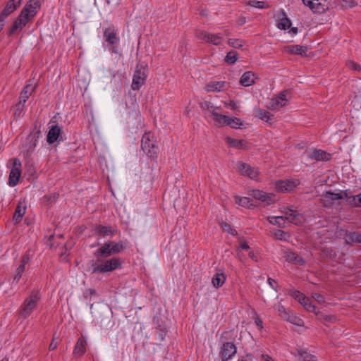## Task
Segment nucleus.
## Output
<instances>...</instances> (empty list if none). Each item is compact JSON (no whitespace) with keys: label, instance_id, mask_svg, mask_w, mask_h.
Instances as JSON below:
<instances>
[{"label":"nucleus","instance_id":"obj_1","mask_svg":"<svg viewBox=\"0 0 361 361\" xmlns=\"http://www.w3.org/2000/svg\"><path fill=\"white\" fill-rule=\"evenodd\" d=\"M44 0H30L20 12L18 18L14 21L9 35H13L17 30H22L27 23L32 19L37 13V9L41 7V4Z\"/></svg>","mask_w":361,"mask_h":361},{"label":"nucleus","instance_id":"obj_2","mask_svg":"<svg viewBox=\"0 0 361 361\" xmlns=\"http://www.w3.org/2000/svg\"><path fill=\"white\" fill-rule=\"evenodd\" d=\"M121 266V262L117 258H111L104 260L98 258L95 261H92L90 265V271L92 274L106 273L112 271Z\"/></svg>","mask_w":361,"mask_h":361},{"label":"nucleus","instance_id":"obj_3","mask_svg":"<svg viewBox=\"0 0 361 361\" xmlns=\"http://www.w3.org/2000/svg\"><path fill=\"white\" fill-rule=\"evenodd\" d=\"M40 299L37 291H32L31 294L24 300L19 312L20 317L25 319L29 317L35 309Z\"/></svg>","mask_w":361,"mask_h":361},{"label":"nucleus","instance_id":"obj_4","mask_svg":"<svg viewBox=\"0 0 361 361\" xmlns=\"http://www.w3.org/2000/svg\"><path fill=\"white\" fill-rule=\"evenodd\" d=\"M147 75L145 67L137 65L133 78L132 89L138 90L145 83Z\"/></svg>","mask_w":361,"mask_h":361},{"label":"nucleus","instance_id":"obj_5","mask_svg":"<svg viewBox=\"0 0 361 361\" xmlns=\"http://www.w3.org/2000/svg\"><path fill=\"white\" fill-rule=\"evenodd\" d=\"M281 213L283 214L286 221L287 220L295 225H300L305 221L303 214L292 208H286L281 211Z\"/></svg>","mask_w":361,"mask_h":361},{"label":"nucleus","instance_id":"obj_6","mask_svg":"<svg viewBox=\"0 0 361 361\" xmlns=\"http://www.w3.org/2000/svg\"><path fill=\"white\" fill-rule=\"evenodd\" d=\"M103 37L106 42L112 46L111 50L113 53H117L116 46L118 44L119 37L117 35V30L111 26L105 28Z\"/></svg>","mask_w":361,"mask_h":361},{"label":"nucleus","instance_id":"obj_7","mask_svg":"<svg viewBox=\"0 0 361 361\" xmlns=\"http://www.w3.org/2000/svg\"><path fill=\"white\" fill-rule=\"evenodd\" d=\"M141 147L143 152L150 158H154L157 154L158 148L154 142L151 140L149 135L145 134L142 139Z\"/></svg>","mask_w":361,"mask_h":361},{"label":"nucleus","instance_id":"obj_8","mask_svg":"<svg viewBox=\"0 0 361 361\" xmlns=\"http://www.w3.org/2000/svg\"><path fill=\"white\" fill-rule=\"evenodd\" d=\"M312 12L322 13L328 9V0H302Z\"/></svg>","mask_w":361,"mask_h":361},{"label":"nucleus","instance_id":"obj_9","mask_svg":"<svg viewBox=\"0 0 361 361\" xmlns=\"http://www.w3.org/2000/svg\"><path fill=\"white\" fill-rule=\"evenodd\" d=\"M21 175V163L18 159H15L13 167L10 171L8 184L10 186H16Z\"/></svg>","mask_w":361,"mask_h":361},{"label":"nucleus","instance_id":"obj_10","mask_svg":"<svg viewBox=\"0 0 361 361\" xmlns=\"http://www.w3.org/2000/svg\"><path fill=\"white\" fill-rule=\"evenodd\" d=\"M236 353V347L231 342L225 343L220 351V357L222 361H227Z\"/></svg>","mask_w":361,"mask_h":361},{"label":"nucleus","instance_id":"obj_11","mask_svg":"<svg viewBox=\"0 0 361 361\" xmlns=\"http://www.w3.org/2000/svg\"><path fill=\"white\" fill-rule=\"evenodd\" d=\"M299 184L298 180H280L276 183V190L279 192H291Z\"/></svg>","mask_w":361,"mask_h":361},{"label":"nucleus","instance_id":"obj_12","mask_svg":"<svg viewBox=\"0 0 361 361\" xmlns=\"http://www.w3.org/2000/svg\"><path fill=\"white\" fill-rule=\"evenodd\" d=\"M36 88V85H32V84L27 85L20 95V102L16 105V108L18 109H20L24 106L25 103L28 99L30 96L35 92Z\"/></svg>","mask_w":361,"mask_h":361},{"label":"nucleus","instance_id":"obj_13","mask_svg":"<svg viewBox=\"0 0 361 361\" xmlns=\"http://www.w3.org/2000/svg\"><path fill=\"white\" fill-rule=\"evenodd\" d=\"M283 257L290 263L303 266L305 264V261L297 253L288 250H283Z\"/></svg>","mask_w":361,"mask_h":361},{"label":"nucleus","instance_id":"obj_14","mask_svg":"<svg viewBox=\"0 0 361 361\" xmlns=\"http://www.w3.org/2000/svg\"><path fill=\"white\" fill-rule=\"evenodd\" d=\"M237 169L242 175L247 176L251 179H255L258 175L256 169L243 162H238L237 164Z\"/></svg>","mask_w":361,"mask_h":361},{"label":"nucleus","instance_id":"obj_15","mask_svg":"<svg viewBox=\"0 0 361 361\" xmlns=\"http://www.w3.org/2000/svg\"><path fill=\"white\" fill-rule=\"evenodd\" d=\"M252 195L255 199L260 200L266 204H271L276 201L274 195L267 194L259 190H253Z\"/></svg>","mask_w":361,"mask_h":361},{"label":"nucleus","instance_id":"obj_16","mask_svg":"<svg viewBox=\"0 0 361 361\" xmlns=\"http://www.w3.org/2000/svg\"><path fill=\"white\" fill-rule=\"evenodd\" d=\"M307 156L316 161H327L330 159V154L321 149L306 151Z\"/></svg>","mask_w":361,"mask_h":361},{"label":"nucleus","instance_id":"obj_17","mask_svg":"<svg viewBox=\"0 0 361 361\" xmlns=\"http://www.w3.org/2000/svg\"><path fill=\"white\" fill-rule=\"evenodd\" d=\"M284 51L290 54L306 56L307 47L301 45H288L284 47Z\"/></svg>","mask_w":361,"mask_h":361},{"label":"nucleus","instance_id":"obj_18","mask_svg":"<svg viewBox=\"0 0 361 361\" xmlns=\"http://www.w3.org/2000/svg\"><path fill=\"white\" fill-rule=\"evenodd\" d=\"M61 134V128L58 125L52 126L47 133V141L49 144H53L55 142Z\"/></svg>","mask_w":361,"mask_h":361},{"label":"nucleus","instance_id":"obj_19","mask_svg":"<svg viewBox=\"0 0 361 361\" xmlns=\"http://www.w3.org/2000/svg\"><path fill=\"white\" fill-rule=\"evenodd\" d=\"M257 77L252 71L245 72L240 79V83L245 87L250 86L255 82Z\"/></svg>","mask_w":361,"mask_h":361},{"label":"nucleus","instance_id":"obj_20","mask_svg":"<svg viewBox=\"0 0 361 361\" xmlns=\"http://www.w3.org/2000/svg\"><path fill=\"white\" fill-rule=\"evenodd\" d=\"M94 255L97 259H102L103 257H107L111 256V255H113V253L111 252V243H108L104 244L101 247H99L94 252Z\"/></svg>","mask_w":361,"mask_h":361},{"label":"nucleus","instance_id":"obj_21","mask_svg":"<svg viewBox=\"0 0 361 361\" xmlns=\"http://www.w3.org/2000/svg\"><path fill=\"white\" fill-rule=\"evenodd\" d=\"M345 197L346 198L347 202L356 207H361V193L357 195H352L350 192L345 190L343 192Z\"/></svg>","mask_w":361,"mask_h":361},{"label":"nucleus","instance_id":"obj_22","mask_svg":"<svg viewBox=\"0 0 361 361\" xmlns=\"http://www.w3.org/2000/svg\"><path fill=\"white\" fill-rule=\"evenodd\" d=\"M226 277L221 270H218L212 279V283L214 287L218 288L225 283Z\"/></svg>","mask_w":361,"mask_h":361},{"label":"nucleus","instance_id":"obj_23","mask_svg":"<svg viewBox=\"0 0 361 361\" xmlns=\"http://www.w3.org/2000/svg\"><path fill=\"white\" fill-rule=\"evenodd\" d=\"M211 114L213 117L214 123L216 126H226L227 122L228 121V119H229V116L219 114L216 111H215L214 110H212L211 111Z\"/></svg>","mask_w":361,"mask_h":361},{"label":"nucleus","instance_id":"obj_24","mask_svg":"<svg viewBox=\"0 0 361 361\" xmlns=\"http://www.w3.org/2000/svg\"><path fill=\"white\" fill-rule=\"evenodd\" d=\"M26 204L25 202H19L13 214V221L18 223L21 221L26 211Z\"/></svg>","mask_w":361,"mask_h":361},{"label":"nucleus","instance_id":"obj_25","mask_svg":"<svg viewBox=\"0 0 361 361\" xmlns=\"http://www.w3.org/2000/svg\"><path fill=\"white\" fill-rule=\"evenodd\" d=\"M343 197H345L343 192L341 193L326 192L322 195V201H324V203H331V201L343 199Z\"/></svg>","mask_w":361,"mask_h":361},{"label":"nucleus","instance_id":"obj_26","mask_svg":"<svg viewBox=\"0 0 361 361\" xmlns=\"http://www.w3.org/2000/svg\"><path fill=\"white\" fill-rule=\"evenodd\" d=\"M226 142L231 147L236 149H244L245 148V141L244 140H235L230 137H226Z\"/></svg>","mask_w":361,"mask_h":361},{"label":"nucleus","instance_id":"obj_27","mask_svg":"<svg viewBox=\"0 0 361 361\" xmlns=\"http://www.w3.org/2000/svg\"><path fill=\"white\" fill-rule=\"evenodd\" d=\"M86 341L84 338H79L74 348V354L76 356H82L85 352Z\"/></svg>","mask_w":361,"mask_h":361},{"label":"nucleus","instance_id":"obj_28","mask_svg":"<svg viewBox=\"0 0 361 361\" xmlns=\"http://www.w3.org/2000/svg\"><path fill=\"white\" fill-rule=\"evenodd\" d=\"M18 4H15L13 1L10 0L1 15L2 18H7L11 13H12L18 7Z\"/></svg>","mask_w":361,"mask_h":361},{"label":"nucleus","instance_id":"obj_29","mask_svg":"<svg viewBox=\"0 0 361 361\" xmlns=\"http://www.w3.org/2000/svg\"><path fill=\"white\" fill-rule=\"evenodd\" d=\"M96 233L102 236L113 235L115 233V230H112L111 227L98 226L95 230Z\"/></svg>","mask_w":361,"mask_h":361},{"label":"nucleus","instance_id":"obj_30","mask_svg":"<svg viewBox=\"0 0 361 361\" xmlns=\"http://www.w3.org/2000/svg\"><path fill=\"white\" fill-rule=\"evenodd\" d=\"M268 221L270 224L273 225H276L281 228L286 227V220L284 219V216H269L268 218Z\"/></svg>","mask_w":361,"mask_h":361},{"label":"nucleus","instance_id":"obj_31","mask_svg":"<svg viewBox=\"0 0 361 361\" xmlns=\"http://www.w3.org/2000/svg\"><path fill=\"white\" fill-rule=\"evenodd\" d=\"M346 243L348 244L353 243H361V233L358 232H353L349 233L346 238Z\"/></svg>","mask_w":361,"mask_h":361},{"label":"nucleus","instance_id":"obj_32","mask_svg":"<svg viewBox=\"0 0 361 361\" xmlns=\"http://www.w3.org/2000/svg\"><path fill=\"white\" fill-rule=\"evenodd\" d=\"M280 317L286 321L290 322L291 323H295V317L291 318L289 313L286 311L284 307L279 305L278 308Z\"/></svg>","mask_w":361,"mask_h":361},{"label":"nucleus","instance_id":"obj_33","mask_svg":"<svg viewBox=\"0 0 361 361\" xmlns=\"http://www.w3.org/2000/svg\"><path fill=\"white\" fill-rule=\"evenodd\" d=\"M224 85V82H213L207 85L206 90L207 92L220 91Z\"/></svg>","mask_w":361,"mask_h":361},{"label":"nucleus","instance_id":"obj_34","mask_svg":"<svg viewBox=\"0 0 361 361\" xmlns=\"http://www.w3.org/2000/svg\"><path fill=\"white\" fill-rule=\"evenodd\" d=\"M223 37L219 34L209 33L208 43L219 46L221 44Z\"/></svg>","mask_w":361,"mask_h":361},{"label":"nucleus","instance_id":"obj_35","mask_svg":"<svg viewBox=\"0 0 361 361\" xmlns=\"http://www.w3.org/2000/svg\"><path fill=\"white\" fill-rule=\"evenodd\" d=\"M236 204L241 205L245 207L250 208L252 204H250V198L247 197H235Z\"/></svg>","mask_w":361,"mask_h":361},{"label":"nucleus","instance_id":"obj_36","mask_svg":"<svg viewBox=\"0 0 361 361\" xmlns=\"http://www.w3.org/2000/svg\"><path fill=\"white\" fill-rule=\"evenodd\" d=\"M286 105V102H283L278 97L272 99L269 102V107L273 110Z\"/></svg>","mask_w":361,"mask_h":361},{"label":"nucleus","instance_id":"obj_37","mask_svg":"<svg viewBox=\"0 0 361 361\" xmlns=\"http://www.w3.org/2000/svg\"><path fill=\"white\" fill-rule=\"evenodd\" d=\"M238 60V56L235 51H229L225 57V61L228 64H233Z\"/></svg>","mask_w":361,"mask_h":361},{"label":"nucleus","instance_id":"obj_38","mask_svg":"<svg viewBox=\"0 0 361 361\" xmlns=\"http://www.w3.org/2000/svg\"><path fill=\"white\" fill-rule=\"evenodd\" d=\"M291 26L290 20L286 18H282L277 24V27L281 30H286Z\"/></svg>","mask_w":361,"mask_h":361},{"label":"nucleus","instance_id":"obj_39","mask_svg":"<svg viewBox=\"0 0 361 361\" xmlns=\"http://www.w3.org/2000/svg\"><path fill=\"white\" fill-rule=\"evenodd\" d=\"M298 355L302 361H316L315 356L306 351L300 350L298 351Z\"/></svg>","mask_w":361,"mask_h":361},{"label":"nucleus","instance_id":"obj_40","mask_svg":"<svg viewBox=\"0 0 361 361\" xmlns=\"http://www.w3.org/2000/svg\"><path fill=\"white\" fill-rule=\"evenodd\" d=\"M111 243V252L114 254H117L123 251L124 247L122 243H114L109 242Z\"/></svg>","mask_w":361,"mask_h":361},{"label":"nucleus","instance_id":"obj_41","mask_svg":"<svg viewBox=\"0 0 361 361\" xmlns=\"http://www.w3.org/2000/svg\"><path fill=\"white\" fill-rule=\"evenodd\" d=\"M290 295L296 300H298L300 303L302 302V300L307 301V298L304 295L303 293H300L298 290H293L290 291Z\"/></svg>","mask_w":361,"mask_h":361},{"label":"nucleus","instance_id":"obj_42","mask_svg":"<svg viewBox=\"0 0 361 361\" xmlns=\"http://www.w3.org/2000/svg\"><path fill=\"white\" fill-rule=\"evenodd\" d=\"M243 125V122L240 118L235 117H229L228 121L227 122L226 126H229L231 128H237V126H241Z\"/></svg>","mask_w":361,"mask_h":361},{"label":"nucleus","instance_id":"obj_43","mask_svg":"<svg viewBox=\"0 0 361 361\" xmlns=\"http://www.w3.org/2000/svg\"><path fill=\"white\" fill-rule=\"evenodd\" d=\"M25 266L24 264H20L16 269V273L13 277V281L18 283L22 276L23 273L25 271Z\"/></svg>","mask_w":361,"mask_h":361},{"label":"nucleus","instance_id":"obj_44","mask_svg":"<svg viewBox=\"0 0 361 361\" xmlns=\"http://www.w3.org/2000/svg\"><path fill=\"white\" fill-rule=\"evenodd\" d=\"M257 116L260 118L262 119V121H268L271 119V117L273 116V115L270 114L269 112L268 111H266L264 110H259L258 112H257Z\"/></svg>","mask_w":361,"mask_h":361},{"label":"nucleus","instance_id":"obj_45","mask_svg":"<svg viewBox=\"0 0 361 361\" xmlns=\"http://www.w3.org/2000/svg\"><path fill=\"white\" fill-rule=\"evenodd\" d=\"M221 227L224 231L227 232L228 233H230L233 235H237V231L234 228H233L231 225L226 222H222L221 224Z\"/></svg>","mask_w":361,"mask_h":361},{"label":"nucleus","instance_id":"obj_46","mask_svg":"<svg viewBox=\"0 0 361 361\" xmlns=\"http://www.w3.org/2000/svg\"><path fill=\"white\" fill-rule=\"evenodd\" d=\"M308 312H313L315 310V306L313 305L310 300L307 298V301L305 300L300 303Z\"/></svg>","mask_w":361,"mask_h":361},{"label":"nucleus","instance_id":"obj_47","mask_svg":"<svg viewBox=\"0 0 361 361\" xmlns=\"http://www.w3.org/2000/svg\"><path fill=\"white\" fill-rule=\"evenodd\" d=\"M273 235L276 239L286 240L287 233L282 230H275L273 231Z\"/></svg>","mask_w":361,"mask_h":361},{"label":"nucleus","instance_id":"obj_48","mask_svg":"<svg viewBox=\"0 0 361 361\" xmlns=\"http://www.w3.org/2000/svg\"><path fill=\"white\" fill-rule=\"evenodd\" d=\"M351 104L355 110L358 111L361 109V95H355Z\"/></svg>","mask_w":361,"mask_h":361},{"label":"nucleus","instance_id":"obj_49","mask_svg":"<svg viewBox=\"0 0 361 361\" xmlns=\"http://www.w3.org/2000/svg\"><path fill=\"white\" fill-rule=\"evenodd\" d=\"M228 44L233 48H241L243 47V42L238 39H229Z\"/></svg>","mask_w":361,"mask_h":361},{"label":"nucleus","instance_id":"obj_50","mask_svg":"<svg viewBox=\"0 0 361 361\" xmlns=\"http://www.w3.org/2000/svg\"><path fill=\"white\" fill-rule=\"evenodd\" d=\"M196 37L197 39L208 43L209 32L206 31H200L196 33Z\"/></svg>","mask_w":361,"mask_h":361},{"label":"nucleus","instance_id":"obj_51","mask_svg":"<svg viewBox=\"0 0 361 361\" xmlns=\"http://www.w3.org/2000/svg\"><path fill=\"white\" fill-rule=\"evenodd\" d=\"M346 66L350 68L355 71H361V67L359 64L355 63L353 61H348L346 62Z\"/></svg>","mask_w":361,"mask_h":361},{"label":"nucleus","instance_id":"obj_52","mask_svg":"<svg viewBox=\"0 0 361 361\" xmlns=\"http://www.w3.org/2000/svg\"><path fill=\"white\" fill-rule=\"evenodd\" d=\"M289 95H290L289 90H285V91H283L282 92L279 93V94L278 95L277 97L283 102L286 103L287 101L288 100Z\"/></svg>","mask_w":361,"mask_h":361},{"label":"nucleus","instance_id":"obj_53","mask_svg":"<svg viewBox=\"0 0 361 361\" xmlns=\"http://www.w3.org/2000/svg\"><path fill=\"white\" fill-rule=\"evenodd\" d=\"M249 5L253 7L259 8H265L264 2V1H250L248 3Z\"/></svg>","mask_w":361,"mask_h":361},{"label":"nucleus","instance_id":"obj_54","mask_svg":"<svg viewBox=\"0 0 361 361\" xmlns=\"http://www.w3.org/2000/svg\"><path fill=\"white\" fill-rule=\"evenodd\" d=\"M97 295V292L94 289H89L87 290L84 293V297L87 298L88 297H92L93 295Z\"/></svg>","mask_w":361,"mask_h":361},{"label":"nucleus","instance_id":"obj_55","mask_svg":"<svg viewBox=\"0 0 361 361\" xmlns=\"http://www.w3.org/2000/svg\"><path fill=\"white\" fill-rule=\"evenodd\" d=\"M312 298L316 300L319 303H322L324 302V297L319 294V293H314L313 295H312Z\"/></svg>","mask_w":361,"mask_h":361},{"label":"nucleus","instance_id":"obj_56","mask_svg":"<svg viewBox=\"0 0 361 361\" xmlns=\"http://www.w3.org/2000/svg\"><path fill=\"white\" fill-rule=\"evenodd\" d=\"M213 107L214 106H213L211 102H205L202 104V109H206L209 110L210 113L212 111H210V109H212Z\"/></svg>","mask_w":361,"mask_h":361},{"label":"nucleus","instance_id":"obj_57","mask_svg":"<svg viewBox=\"0 0 361 361\" xmlns=\"http://www.w3.org/2000/svg\"><path fill=\"white\" fill-rule=\"evenodd\" d=\"M57 197L58 195L55 193L52 194L49 197H44L45 199H47V202H49V203L54 202L57 199Z\"/></svg>","mask_w":361,"mask_h":361},{"label":"nucleus","instance_id":"obj_58","mask_svg":"<svg viewBox=\"0 0 361 361\" xmlns=\"http://www.w3.org/2000/svg\"><path fill=\"white\" fill-rule=\"evenodd\" d=\"M324 320L328 322H334L336 317L334 315H326L324 317Z\"/></svg>","mask_w":361,"mask_h":361},{"label":"nucleus","instance_id":"obj_59","mask_svg":"<svg viewBox=\"0 0 361 361\" xmlns=\"http://www.w3.org/2000/svg\"><path fill=\"white\" fill-rule=\"evenodd\" d=\"M226 106L230 107L232 110H235L237 109V104L233 101H230L228 104L226 103Z\"/></svg>","mask_w":361,"mask_h":361},{"label":"nucleus","instance_id":"obj_60","mask_svg":"<svg viewBox=\"0 0 361 361\" xmlns=\"http://www.w3.org/2000/svg\"><path fill=\"white\" fill-rule=\"evenodd\" d=\"M245 23H246V18L243 17V16L240 17L237 20V23L240 26L243 25L244 24H245Z\"/></svg>","mask_w":361,"mask_h":361},{"label":"nucleus","instance_id":"obj_61","mask_svg":"<svg viewBox=\"0 0 361 361\" xmlns=\"http://www.w3.org/2000/svg\"><path fill=\"white\" fill-rule=\"evenodd\" d=\"M240 247L241 249L245 250H247L250 249V247L246 242H241Z\"/></svg>","mask_w":361,"mask_h":361},{"label":"nucleus","instance_id":"obj_62","mask_svg":"<svg viewBox=\"0 0 361 361\" xmlns=\"http://www.w3.org/2000/svg\"><path fill=\"white\" fill-rule=\"evenodd\" d=\"M28 261H29V257L27 255H24L22 258L20 264H24V266H25V264L27 263Z\"/></svg>","mask_w":361,"mask_h":361},{"label":"nucleus","instance_id":"obj_63","mask_svg":"<svg viewBox=\"0 0 361 361\" xmlns=\"http://www.w3.org/2000/svg\"><path fill=\"white\" fill-rule=\"evenodd\" d=\"M56 347H57V343H54V341H52L49 345V348L50 350H53L56 349Z\"/></svg>","mask_w":361,"mask_h":361},{"label":"nucleus","instance_id":"obj_64","mask_svg":"<svg viewBox=\"0 0 361 361\" xmlns=\"http://www.w3.org/2000/svg\"><path fill=\"white\" fill-rule=\"evenodd\" d=\"M262 357L264 359V361H274L272 358L268 355L262 354Z\"/></svg>","mask_w":361,"mask_h":361}]
</instances>
